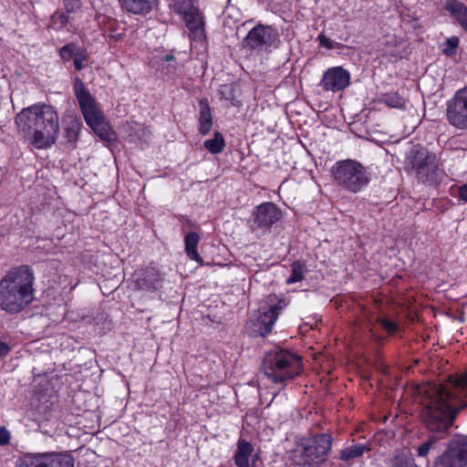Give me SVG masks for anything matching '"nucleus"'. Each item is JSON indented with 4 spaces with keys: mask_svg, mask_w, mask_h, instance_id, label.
I'll use <instances>...</instances> for the list:
<instances>
[{
    "mask_svg": "<svg viewBox=\"0 0 467 467\" xmlns=\"http://www.w3.org/2000/svg\"><path fill=\"white\" fill-rule=\"evenodd\" d=\"M421 420L432 432H443L452 426L459 411L467 406V371L450 386L428 383L421 390Z\"/></svg>",
    "mask_w": 467,
    "mask_h": 467,
    "instance_id": "obj_1",
    "label": "nucleus"
},
{
    "mask_svg": "<svg viewBox=\"0 0 467 467\" xmlns=\"http://www.w3.org/2000/svg\"><path fill=\"white\" fill-rule=\"evenodd\" d=\"M18 135L37 150H47L56 144L60 131L56 109L46 103L24 108L15 117Z\"/></svg>",
    "mask_w": 467,
    "mask_h": 467,
    "instance_id": "obj_2",
    "label": "nucleus"
},
{
    "mask_svg": "<svg viewBox=\"0 0 467 467\" xmlns=\"http://www.w3.org/2000/svg\"><path fill=\"white\" fill-rule=\"evenodd\" d=\"M34 273L28 265L9 270L0 281V307L15 314L20 312L34 299Z\"/></svg>",
    "mask_w": 467,
    "mask_h": 467,
    "instance_id": "obj_3",
    "label": "nucleus"
},
{
    "mask_svg": "<svg viewBox=\"0 0 467 467\" xmlns=\"http://www.w3.org/2000/svg\"><path fill=\"white\" fill-rule=\"evenodd\" d=\"M330 173L335 186L350 193L360 192L370 182L368 168L353 159L336 161L331 167Z\"/></svg>",
    "mask_w": 467,
    "mask_h": 467,
    "instance_id": "obj_4",
    "label": "nucleus"
},
{
    "mask_svg": "<svg viewBox=\"0 0 467 467\" xmlns=\"http://www.w3.org/2000/svg\"><path fill=\"white\" fill-rule=\"evenodd\" d=\"M73 88L86 123L102 140H113V130L99 109L96 99L78 77L74 78Z\"/></svg>",
    "mask_w": 467,
    "mask_h": 467,
    "instance_id": "obj_5",
    "label": "nucleus"
},
{
    "mask_svg": "<svg viewBox=\"0 0 467 467\" xmlns=\"http://www.w3.org/2000/svg\"><path fill=\"white\" fill-rule=\"evenodd\" d=\"M301 360L299 357L284 349L268 351L262 362L265 377L274 383L291 380L299 373Z\"/></svg>",
    "mask_w": 467,
    "mask_h": 467,
    "instance_id": "obj_6",
    "label": "nucleus"
},
{
    "mask_svg": "<svg viewBox=\"0 0 467 467\" xmlns=\"http://www.w3.org/2000/svg\"><path fill=\"white\" fill-rule=\"evenodd\" d=\"M330 435L323 433L303 440L294 450L292 459L299 466H311L325 462L331 448Z\"/></svg>",
    "mask_w": 467,
    "mask_h": 467,
    "instance_id": "obj_7",
    "label": "nucleus"
},
{
    "mask_svg": "<svg viewBox=\"0 0 467 467\" xmlns=\"http://www.w3.org/2000/svg\"><path fill=\"white\" fill-rule=\"evenodd\" d=\"M408 165L421 182H433L438 177V161L434 154L425 150H412L408 157Z\"/></svg>",
    "mask_w": 467,
    "mask_h": 467,
    "instance_id": "obj_8",
    "label": "nucleus"
},
{
    "mask_svg": "<svg viewBox=\"0 0 467 467\" xmlns=\"http://www.w3.org/2000/svg\"><path fill=\"white\" fill-rule=\"evenodd\" d=\"M445 106L448 124L457 130H467V87L457 90Z\"/></svg>",
    "mask_w": 467,
    "mask_h": 467,
    "instance_id": "obj_9",
    "label": "nucleus"
},
{
    "mask_svg": "<svg viewBox=\"0 0 467 467\" xmlns=\"http://www.w3.org/2000/svg\"><path fill=\"white\" fill-rule=\"evenodd\" d=\"M432 467H467V441L463 438L451 440L434 459Z\"/></svg>",
    "mask_w": 467,
    "mask_h": 467,
    "instance_id": "obj_10",
    "label": "nucleus"
},
{
    "mask_svg": "<svg viewBox=\"0 0 467 467\" xmlns=\"http://www.w3.org/2000/svg\"><path fill=\"white\" fill-rule=\"evenodd\" d=\"M279 42V34L270 26L259 24L253 27L244 39V47L252 50H267L276 47Z\"/></svg>",
    "mask_w": 467,
    "mask_h": 467,
    "instance_id": "obj_11",
    "label": "nucleus"
},
{
    "mask_svg": "<svg viewBox=\"0 0 467 467\" xmlns=\"http://www.w3.org/2000/svg\"><path fill=\"white\" fill-rule=\"evenodd\" d=\"M349 73L341 67L327 69L320 81V86L327 91H340L349 85Z\"/></svg>",
    "mask_w": 467,
    "mask_h": 467,
    "instance_id": "obj_12",
    "label": "nucleus"
},
{
    "mask_svg": "<svg viewBox=\"0 0 467 467\" xmlns=\"http://www.w3.org/2000/svg\"><path fill=\"white\" fill-rule=\"evenodd\" d=\"M253 214V228H269L281 218V211L270 202L258 205Z\"/></svg>",
    "mask_w": 467,
    "mask_h": 467,
    "instance_id": "obj_13",
    "label": "nucleus"
},
{
    "mask_svg": "<svg viewBox=\"0 0 467 467\" xmlns=\"http://www.w3.org/2000/svg\"><path fill=\"white\" fill-rule=\"evenodd\" d=\"M135 281L137 289L154 292L161 287L162 277L160 271L154 267L140 270Z\"/></svg>",
    "mask_w": 467,
    "mask_h": 467,
    "instance_id": "obj_14",
    "label": "nucleus"
},
{
    "mask_svg": "<svg viewBox=\"0 0 467 467\" xmlns=\"http://www.w3.org/2000/svg\"><path fill=\"white\" fill-rule=\"evenodd\" d=\"M282 307L274 305L271 306L266 311L258 315L256 320L254 322L255 327L254 332L255 336L258 335L261 337H265L272 331L273 326L278 317L279 310Z\"/></svg>",
    "mask_w": 467,
    "mask_h": 467,
    "instance_id": "obj_15",
    "label": "nucleus"
},
{
    "mask_svg": "<svg viewBox=\"0 0 467 467\" xmlns=\"http://www.w3.org/2000/svg\"><path fill=\"white\" fill-rule=\"evenodd\" d=\"M253 451L254 448L250 442L239 440L234 457L237 467H258V457L256 454L253 455Z\"/></svg>",
    "mask_w": 467,
    "mask_h": 467,
    "instance_id": "obj_16",
    "label": "nucleus"
},
{
    "mask_svg": "<svg viewBox=\"0 0 467 467\" xmlns=\"http://www.w3.org/2000/svg\"><path fill=\"white\" fill-rule=\"evenodd\" d=\"M199 118L198 130L202 136L207 135L213 127L212 109L207 99L203 98L199 100Z\"/></svg>",
    "mask_w": 467,
    "mask_h": 467,
    "instance_id": "obj_17",
    "label": "nucleus"
},
{
    "mask_svg": "<svg viewBox=\"0 0 467 467\" xmlns=\"http://www.w3.org/2000/svg\"><path fill=\"white\" fill-rule=\"evenodd\" d=\"M121 8L134 15L150 13L157 0H119Z\"/></svg>",
    "mask_w": 467,
    "mask_h": 467,
    "instance_id": "obj_18",
    "label": "nucleus"
},
{
    "mask_svg": "<svg viewBox=\"0 0 467 467\" xmlns=\"http://www.w3.org/2000/svg\"><path fill=\"white\" fill-rule=\"evenodd\" d=\"M43 467H75V460L67 451L46 452Z\"/></svg>",
    "mask_w": 467,
    "mask_h": 467,
    "instance_id": "obj_19",
    "label": "nucleus"
},
{
    "mask_svg": "<svg viewBox=\"0 0 467 467\" xmlns=\"http://www.w3.org/2000/svg\"><path fill=\"white\" fill-rule=\"evenodd\" d=\"M183 20L194 37L203 36V21L197 8H193L188 13L182 15Z\"/></svg>",
    "mask_w": 467,
    "mask_h": 467,
    "instance_id": "obj_20",
    "label": "nucleus"
},
{
    "mask_svg": "<svg viewBox=\"0 0 467 467\" xmlns=\"http://www.w3.org/2000/svg\"><path fill=\"white\" fill-rule=\"evenodd\" d=\"M445 9L453 16L460 26L467 31V6L461 2L449 0L445 3Z\"/></svg>",
    "mask_w": 467,
    "mask_h": 467,
    "instance_id": "obj_21",
    "label": "nucleus"
},
{
    "mask_svg": "<svg viewBox=\"0 0 467 467\" xmlns=\"http://www.w3.org/2000/svg\"><path fill=\"white\" fill-rule=\"evenodd\" d=\"M389 467H418L413 454L408 450L395 451L389 461Z\"/></svg>",
    "mask_w": 467,
    "mask_h": 467,
    "instance_id": "obj_22",
    "label": "nucleus"
},
{
    "mask_svg": "<svg viewBox=\"0 0 467 467\" xmlns=\"http://www.w3.org/2000/svg\"><path fill=\"white\" fill-rule=\"evenodd\" d=\"M200 241V236L195 232L187 234L184 237L185 253L187 256L199 264H202V258L197 252V245Z\"/></svg>",
    "mask_w": 467,
    "mask_h": 467,
    "instance_id": "obj_23",
    "label": "nucleus"
},
{
    "mask_svg": "<svg viewBox=\"0 0 467 467\" xmlns=\"http://www.w3.org/2000/svg\"><path fill=\"white\" fill-rule=\"evenodd\" d=\"M203 147L212 154L221 153L225 148V140L219 131L214 132L213 139L206 140Z\"/></svg>",
    "mask_w": 467,
    "mask_h": 467,
    "instance_id": "obj_24",
    "label": "nucleus"
},
{
    "mask_svg": "<svg viewBox=\"0 0 467 467\" xmlns=\"http://www.w3.org/2000/svg\"><path fill=\"white\" fill-rule=\"evenodd\" d=\"M44 453H27L17 460L16 467H43Z\"/></svg>",
    "mask_w": 467,
    "mask_h": 467,
    "instance_id": "obj_25",
    "label": "nucleus"
},
{
    "mask_svg": "<svg viewBox=\"0 0 467 467\" xmlns=\"http://www.w3.org/2000/svg\"><path fill=\"white\" fill-rule=\"evenodd\" d=\"M367 450L368 448L364 444H354L342 450L339 458L341 461L348 462L362 456Z\"/></svg>",
    "mask_w": 467,
    "mask_h": 467,
    "instance_id": "obj_26",
    "label": "nucleus"
},
{
    "mask_svg": "<svg viewBox=\"0 0 467 467\" xmlns=\"http://www.w3.org/2000/svg\"><path fill=\"white\" fill-rule=\"evenodd\" d=\"M292 274L286 279L287 284H294L299 281H302L305 278V274L306 273V266L305 264L300 263L298 261L294 262L291 265Z\"/></svg>",
    "mask_w": 467,
    "mask_h": 467,
    "instance_id": "obj_27",
    "label": "nucleus"
},
{
    "mask_svg": "<svg viewBox=\"0 0 467 467\" xmlns=\"http://www.w3.org/2000/svg\"><path fill=\"white\" fill-rule=\"evenodd\" d=\"M81 122L78 119H73L65 129V137L70 143H75L78 140L81 130Z\"/></svg>",
    "mask_w": 467,
    "mask_h": 467,
    "instance_id": "obj_28",
    "label": "nucleus"
},
{
    "mask_svg": "<svg viewBox=\"0 0 467 467\" xmlns=\"http://www.w3.org/2000/svg\"><path fill=\"white\" fill-rule=\"evenodd\" d=\"M382 101L390 108L401 109L405 106L404 99L397 92L384 94Z\"/></svg>",
    "mask_w": 467,
    "mask_h": 467,
    "instance_id": "obj_29",
    "label": "nucleus"
},
{
    "mask_svg": "<svg viewBox=\"0 0 467 467\" xmlns=\"http://www.w3.org/2000/svg\"><path fill=\"white\" fill-rule=\"evenodd\" d=\"M439 438L431 435L424 442H422L417 448V454L420 457H427L429 452L432 448H434L435 444H437Z\"/></svg>",
    "mask_w": 467,
    "mask_h": 467,
    "instance_id": "obj_30",
    "label": "nucleus"
},
{
    "mask_svg": "<svg viewBox=\"0 0 467 467\" xmlns=\"http://www.w3.org/2000/svg\"><path fill=\"white\" fill-rule=\"evenodd\" d=\"M69 21L67 13H55L50 19V26L55 30L62 29Z\"/></svg>",
    "mask_w": 467,
    "mask_h": 467,
    "instance_id": "obj_31",
    "label": "nucleus"
},
{
    "mask_svg": "<svg viewBox=\"0 0 467 467\" xmlns=\"http://www.w3.org/2000/svg\"><path fill=\"white\" fill-rule=\"evenodd\" d=\"M79 48L74 43L67 44L59 49V56L62 60L69 61L75 57Z\"/></svg>",
    "mask_w": 467,
    "mask_h": 467,
    "instance_id": "obj_32",
    "label": "nucleus"
},
{
    "mask_svg": "<svg viewBox=\"0 0 467 467\" xmlns=\"http://www.w3.org/2000/svg\"><path fill=\"white\" fill-rule=\"evenodd\" d=\"M460 44V39L458 36H451L446 39L444 43V47L442 48V53L446 56H451L455 54V50Z\"/></svg>",
    "mask_w": 467,
    "mask_h": 467,
    "instance_id": "obj_33",
    "label": "nucleus"
},
{
    "mask_svg": "<svg viewBox=\"0 0 467 467\" xmlns=\"http://www.w3.org/2000/svg\"><path fill=\"white\" fill-rule=\"evenodd\" d=\"M193 8L192 0H174V9L182 16Z\"/></svg>",
    "mask_w": 467,
    "mask_h": 467,
    "instance_id": "obj_34",
    "label": "nucleus"
},
{
    "mask_svg": "<svg viewBox=\"0 0 467 467\" xmlns=\"http://www.w3.org/2000/svg\"><path fill=\"white\" fill-rule=\"evenodd\" d=\"M88 54L85 48H79L75 57L73 58L74 66L77 70H81L84 68V62L88 60Z\"/></svg>",
    "mask_w": 467,
    "mask_h": 467,
    "instance_id": "obj_35",
    "label": "nucleus"
},
{
    "mask_svg": "<svg viewBox=\"0 0 467 467\" xmlns=\"http://www.w3.org/2000/svg\"><path fill=\"white\" fill-rule=\"evenodd\" d=\"M65 5V9L67 14L74 12L76 9L79 8L80 3L79 0H63Z\"/></svg>",
    "mask_w": 467,
    "mask_h": 467,
    "instance_id": "obj_36",
    "label": "nucleus"
},
{
    "mask_svg": "<svg viewBox=\"0 0 467 467\" xmlns=\"http://www.w3.org/2000/svg\"><path fill=\"white\" fill-rule=\"evenodd\" d=\"M10 432L5 427L0 428V446H5L9 443Z\"/></svg>",
    "mask_w": 467,
    "mask_h": 467,
    "instance_id": "obj_37",
    "label": "nucleus"
},
{
    "mask_svg": "<svg viewBox=\"0 0 467 467\" xmlns=\"http://www.w3.org/2000/svg\"><path fill=\"white\" fill-rule=\"evenodd\" d=\"M381 326L389 332L394 333L397 330V325L388 319L381 320Z\"/></svg>",
    "mask_w": 467,
    "mask_h": 467,
    "instance_id": "obj_38",
    "label": "nucleus"
},
{
    "mask_svg": "<svg viewBox=\"0 0 467 467\" xmlns=\"http://www.w3.org/2000/svg\"><path fill=\"white\" fill-rule=\"evenodd\" d=\"M318 40H319L320 45L322 47H327V49H332L334 47L333 42L325 35H319Z\"/></svg>",
    "mask_w": 467,
    "mask_h": 467,
    "instance_id": "obj_39",
    "label": "nucleus"
},
{
    "mask_svg": "<svg viewBox=\"0 0 467 467\" xmlns=\"http://www.w3.org/2000/svg\"><path fill=\"white\" fill-rule=\"evenodd\" d=\"M9 352V346L6 343L0 340V357H5L8 355Z\"/></svg>",
    "mask_w": 467,
    "mask_h": 467,
    "instance_id": "obj_40",
    "label": "nucleus"
},
{
    "mask_svg": "<svg viewBox=\"0 0 467 467\" xmlns=\"http://www.w3.org/2000/svg\"><path fill=\"white\" fill-rule=\"evenodd\" d=\"M459 198L464 202H467V183L460 187Z\"/></svg>",
    "mask_w": 467,
    "mask_h": 467,
    "instance_id": "obj_41",
    "label": "nucleus"
},
{
    "mask_svg": "<svg viewBox=\"0 0 467 467\" xmlns=\"http://www.w3.org/2000/svg\"><path fill=\"white\" fill-rule=\"evenodd\" d=\"M165 62L169 63L175 60V57L173 55H166L163 59Z\"/></svg>",
    "mask_w": 467,
    "mask_h": 467,
    "instance_id": "obj_42",
    "label": "nucleus"
},
{
    "mask_svg": "<svg viewBox=\"0 0 467 467\" xmlns=\"http://www.w3.org/2000/svg\"><path fill=\"white\" fill-rule=\"evenodd\" d=\"M232 105L234 106H236L237 105V101L234 99H232Z\"/></svg>",
    "mask_w": 467,
    "mask_h": 467,
    "instance_id": "obj_43",
    "label": "nucleus"
}]
</instances>
